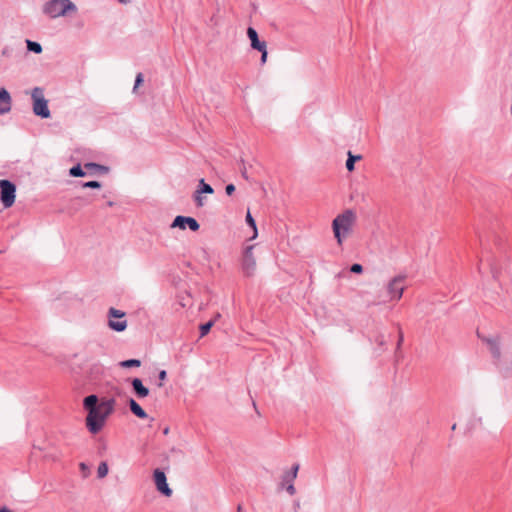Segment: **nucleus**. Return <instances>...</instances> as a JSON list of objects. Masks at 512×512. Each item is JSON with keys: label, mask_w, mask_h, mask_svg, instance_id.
<instances>
[{"label": "nucleus", "mask_w": 512, "mask_h": 512, "mask_svg": "<svg viewBox=\"0 0 512 512\" xmlns=\"http://www.w3.org/2000/svg\"><path fill=\"white\" fill-rule=\"evenodd\" d=\"M115 399L99 401L95 394L88 395L83 400V408L87 411L85 424L91 434L99 433L105 426L107 419L114 412Z\"/></svg>", "instance_id": "f257e3e1"}, {"label": "nucleus", "mask_w": 512, "mask_h": 512, "mask_svg": "<svg viewBox=\"0 0 512 512\" xmlns=\"http://www.w3.org/2000/svg\"><path fill=\"white\" fill-rule=\"evenodd\" d=\"M356 219V213L352 209H347L334 218L332 229L338 245H342L343 239L352 232Z\"/></svg>", "instance_id": "f03ea898"}, {"label": "nucleus", "mask_w": 512, "mask_h": 512, "mask_svg": "<svg viewBox=\"0 0 512 512\" xmlns=\"http://www.w3.org/2000/svg\"><path fill=\"white\" fill-rule=\"evenodd\" d=\"M76 5L70 0H49L43 6V13L50 18L65 16L68 12H76Z\"/></svg>", "instance_id": "7ed1b4c3"}, {"label": "nucleus", "mask_w": 512, "mask_h": 512, "mask_svg": "<svg viewBox=\"0 0 512 512\" xmlns=\"http://www.w3.org/2000/svg\"><path fill=\"white\" fill-rule=\"evenodd\" d=\"M33 100V112L36 116L47 119L51 116L48 101L44 97L43 89L35 87L31 94Z\"/></svg>", "instance_id": "20e7f679"}, {"label": "nucleus", "mask_w": 512, "mask_h": 512, "mask_svg": "<svg viewBox=\"0 0 512 512\" xmlns=\"http://www.w3.org/2000/svg\"><path fill=\"white\" fill-rule=\"evenodd\" d=\"M16 185L7 179L0 180V200L5 208H10L15 203Z\"/></svg>", "instance_id": "39448f33"}, {"label": "nucleus", "mask_w": 512, "mask_h": 512, "mask_svg": "<svg viewBox=\"0 0 512 512\" xmlns=\"http://www.w3.org/2000/svg\"><path fill=\"white\" fill-rule=\"evenodd\" d=\"M125 312L111 307L108 310V327L116 332H123L127 328V321L123 319Z\"/></svg>", "instance_id": "423d86ee"}, {"label": "nucleus", "mask_w": 512, "mask_h": 512, "mask_svg": "<svg viewBox=\"0 0 512 512\" xmlns=\"http://www.w3.org/2000/svg\"><path fill=\"white\" fill-rule=\"evenodd\" d=\"M405 275H398L392 278L387 285V292L390 296V300L398 301L402 298L404 292V281Z\"/></svg>", "instance_id": "0eeeda50"}, {"label": "nucleus", "mask_w": 512, "mask_h": 512, "mask_svg": "<svg viewBox=\"0 0 512 512\" xmlns=\"http://www.w3.org/2000/svg\"><path fill=\"white\" fill-rule=\"evenodd\" d=\"M254 246L250 245L244 249L242 258V270L247 277L254 275L256 271V261L253 255Z\"/></svg>", "instance_id": "6e6552de"}, {"label": "nucleus", "mask_w": 512, "mask_h": 512, "mask_svg": "<svg viewBox=\"0 0 512 512\" xmlns=\"http://www.w3.org/2000/svg\"><path fill=\"white\" fill-rule=\"evenodd\" d=\"M153 478L156 485L157 490L166 497H170L172 495V489L169 487L167 483V478L165 473L160 469H155L153 472Z\"/></svg>", "instance_id": "1a4fd4ad"}, {"label": "nucleus", "mask_w": 512, "mask_h": 512, "mask_svg": "<svg viewBox=\"0 0 512 512\" xmlns=\"http://www.w3.org/2000/svg\"><path fill=\"white\" fill-rule=\"evenodd\" d=\"M171 227H178L182 230L186 229V227H189L191 231L196 232L199 230L200 225L193 217L178 215L173 220Z\"/></svg>", "instance_id": "9d476101"}, {"label": "nucleus", "mask_w": 512, "mask_h": 512, "mask_svg": "<svg viewBox=\"0 0 512 512\" xmlns=\"http://www.w3.org/2000/svg\"><path fill=\"white\" fill-rule=\"evenodd\" d=\"M481 340L487 344L493 359L498 362L501 359V347L498 337H484Z\"/></svg>", "instance_id": "9b49d317"}, {"label": "nucleus", "mask_w": 512, "mask_h": 512, "mask_svg": "<svg viewBox=\"0 0 512 512\" xmlns=\"http://www.w3.org/2000/svg\"><path fill=\"white\" fill-rule=\"evenodd\" d=\"M247 37L252 49L260 51L267 47L266 42L259 39L258 33L253 27L247 28Z\"/></svg>", "instance_id": "f8f14e48"}, {"label": "nucleus", "mask_w": 512, "mask_h": 512, "mask_svg": "<svg viewBox=\"0 0 512 512\" xmlns=\"http://www.w3.org/2000/svg\"><path fill=\"white\" fill-rule=\"evenodd\" d=\"M11 110V96L5 88L0 89V114H6Z\"/></svg>", "instance_id": "ddd939ff"}, {"label": "nucleus", "mask_w": 512, "mask_h": 512, "mask_svg": "<svg viewBox=\"0 0 512 512\" xmlns=\"http://www.w3.org/2000/svg\"><path fill=\"white\" fill-rule=\"evenodd\" d=\"M131 385H132L135 395L138 398H145L149 395V389L143 385V382L141 379L133 378L131 380Z\"/></svg>", "instance_id": "4468645a"}, {"label": "nucleus", "mask_w": 512, "mask_h": 512, "mask_svg": "<svg viewBox=\"0 0 512 512\" xmlns=\"http://www.w3.org/2000/svg\"><path fill=\"white\" fill-rule=\"evenodd\" d=\"M128 405H129V408H130L131 412L135 416H137L140 419L147 418L148 415L145 412V410L133 398L129 399Z\"/></svg>", "instance_id": "2eb2a0df"}, {"label": "nucleus", "mask_w": 512, "mask_h": 512, "mask_svg": "<svg viewBox=\"0 0 512 512\" xmlns=\"http://www.w3.org/2000/svg\"><path fill=\"white\" fill-rule=\"evenodd\" d=\"M84 167L87 169V170H90V171H97L101 174H106L109 172V167L107 166H104V165H101V164H98V163H94V162H88L84 165Z\"/></svg>", "instance_id": "dca6fc26"}, {"label": "nucleus", "mask_w": 512, "mask_h": 512, "mask_svg": "<svg viewBox=\"0 0 512 512\" xmlns=\"http://www.w3.org/2000/svg\"><path fill=\"white\" fill-rule=\"evenodd\" d=\"M362 159V156L361 155H353L350 151L348 152V158L346 160V169L349 171V172H352L354 170V165H355V162L358 161V160H361Z\"/></svg>", "instance_id": "f3484780"}, {"label": "nucleus", "mask_w": 512, "mask_h": 512, "mask_svg": "<svg viewBox=\"0 0 512 512\" xmlns=\"http://www.w3.org/2000/svg\"><path fill=\"white\" fill-rule=\"evenodd\" d=\"M196 192H198V194H213L214 189L210 184H207L204 179H200Z\"/></svg>", "instance_id": "a211bd4d"}, {"label": "nucleus", "mask_w": 512, "mask_h": 512, "mask_svg": "<svg viewBox=\"0 0 512 512\" xmlns=\"http://www.w3.org/2000/svg\"><path fill=\"white\" fill-rule=\"evenodd\" d=\"M26 45H27L28 51H30V52H34L36 54H40L42 52V46L38 42L31 41V40L27 39Z\"/></svg>", "instance_id": "6ab92c4d"}, {"label": "nucleus", "mask_w": 512, "mask_h": 512, "mask_svg": "<svg viewBox=\"0 0 512 512\" xmlns=\"http://www.w3.org/2000/svg\"><path fill=\"white\" fill-rule=\"evenodd\" d=\"M69 175L72 177H83L85 176V172L83 171L81 165L77 164L70 168Z\"/></svg>", "instance_id": "aec40b11"}, {"label": "nucleus", "mask_w": 512, "mask_h": 512, "mask_svg": "<svg viewBox=\"0 0 512 512\" xmlns=\"http://www.w3.org/2000/svg\"><path fill=\"white\" fill-rule=\"evenodd\" d=\"M214 325V321L213 320H210L204 324H201L200 327H199V330H200V337H204L206 336L209 331L211 330L212 326Z\"/></svg>", "instance_id": "412c9836"}, {"label": "nucleus", "mask_w": 512, "mask_h": 512, "mask_svg": "<svg viewBox=\"0 0 512 512\" xmlns=\"http://www.w3.org/2000/svg\"><path fill=\"white\" fill-rule=\"evenodd\" d=\"M141 361L138 359H128L120 362V366L123 368L139 367Z\"/></svg>", "instance_id": "4be33fe9"}, {"label": "nucleus", "mask_w": 512, "mask_h": 512, "mask_svg": "<svg viewBox=\"0 0 512 512\" xmlns=\"http://www.w3.org/2000/svg\"><path fill=\"white\" fill-rule=\"evenodd\" d=\"M108 474V465L106 462H101L97 469L98 478H104Z\"/></svg>", "instance_id": "5701e85b"}, {"label": "nucleus", "mask_w": 512, "mask_h": 512, "mask_svg": "<svg viewBox=\"0 0 512 512\" xmlns=\"http://www.w3.org/2000/svg\"><path fill=\"white\" fill-rule=\"evenodd\" d=\"M404 341V334L402 332L401 327L398 325V340L396 345V357H399V351L401 349V345Z\"/></svg>", "instance_id": "b1692460"}, {"label": "nucleus", "mask_w": 512, "mask_h": 512, "mask_svg": "<svg viewBox=\"0 0 512 512\" xmlns=\"http://www.w3.org/2000/svg\"><path fill=\"white\" fill-rule=\"evenodd\" d=\"M246 222L254 230L253 237H255L257 234L256 222H255L254 218L252 217L250 211H248L246 214Z\"/></svg>", "instance_id": "393cba45"}, {"label": "nucleus", "mask_w": 512, "mask_h": 512, "mask_svg": "<svg viewBox=\"0 0 512 512\" xmlns=\"http://www.w3.org/2000/svg\"><path fill=\"white\" fill-rule=\"evenodd\" d=\"M81 186L83 188L99 189V188H101V183L99 181L93 180V181L83 182L81 184Z\"/></svg>", "instance_id": "a878e982"}, {"label": "nucleus", "mask_w": 512, "mask_h": 512, "mask_svg": "<svg viewBox=\"0 0 512 512\" xmlns=\"http://www.w3.org/2000/svg\"><path fill=\"white\" fill-rule=\"evenodd\" d=\"M295 479L296 478H294L292 475L285 472L282 476V481H281L282 487H284L285 485H289L290 483L293 484Z\"/></svg>", "instance_id": "bb28decb"}, {"label": "nucleus", "mask_w": 512, "mask_h": 512, "mask_svg": "<svg viewBox=\"0 0 512 512\" xmlns=\"http://www.w3.org/2000/svg\"><path fill=\"white\" fill-rule=\"evenodd\" d=\"M193 198H194V201H195L197 207L204 206L205 198L202 196V194H198V192L195 191Z\"/></svg>", "instance_id": "cd10ccee"}, {"label": "nucleus", "mask_w": 512, "mask_h": 512, "mask_svg": "<svg viewBox=\"0 0 512 512\" xmlns=\"http://www.w3.org/2000/svg\"><path fill=\"white\" fill-rule=\"evenodd\" d=\"M350 271L355 274H361L363 272V266L359 263H354L350 266Z\"/></svg>", "instance_id": "c85d7f7f"}, {"label": "nucleus", "mask_w": 512, "mask_h": 512, "mask_svg": "<svg viewBox=\"0 0 512 512\" xmlns=\"http://www.w3.org/2000/svg\"><path fill=\"white\" fill-rule=\"evenodd\" d=\"M375 342L377 343V345L382 348V350H384L385 348V345H386V342H385V338L382 334H379L376 339H375Z\"/></svg>", "instance_id": "c756f323"}, {"label": "nucleus", "mask_w": 512, "mask_h": 512, "mask_svg": "<svg viewBox=\"0 0 512 512\" xmlns=\"http://www.w3.org/2000/svg\"><path fill=\"white\" fill-rule=\"evenodd\" d=\"M143 74L142 73H138L136 75V78H135V84H134V87H133V91H135L142 83H143Z\"/></svg>", "instance_id": "7c9ffc66"}, {"label": "nucleus", "mask_w": 512, "mask_h": 512, "mask_svg": "<svg viewBox=\"0 0 512 512\" xmlns=\"http://www.w3.org/2000/svg\"><path fill=\"white\" fill-rule=\"evenodd\" d=\"M80 471L82 472L83 477H87L90 473L89 466L86 465L84 462L80 463L79 465Z\"/></svg>", "instance_id": "2f4dec72"}, {"label": "nucleus", "mask_w": 512, "mask_h": 512, "mask_svg": "<svg viewBox=\"0 0 512 512\" xmlns=\"http://www.w3.org/2000/svg\"><path fill=\"white\" fill-rule=\"evenodd\" d=\"M167 378V372L165 370H161L158 374V379L160 382L158 383L159 387H162V381H164Z\"/></svg>", "instance_id": "473e14b6"}, {"label": "nucleus", "mask_w": 512, "mask_h": 512, "mask_svg": "<svg viewBox=\"0 0 512 512\" xmlns=\"http://www.w3.org/2000/svg\"><path fill=\"white\" fill-rule=\"evenodd\" d=\"M298 470H299V464H294L292 466V468L287 471L286 473H289L290 475H292L294 478L297 477V473H298Z\"/></svg>", "instance_id": "72a5a7b5"}, {"label": "nucleus", "mask_w": 512, "mask_h": 512, "mask_svg": "<svg viewBox=\"0 0 512 512\" xmlns=\"http://www.w3.org/2000/svg\"><path fill=\"white\" fill-rule=\"evenodd\" d=\"M261 53V64H265L266 61H267V55H268V52H267V47L264 48L263 50H260L259 51Z\"/></svg>", "instance_id": "f704fd0d"}, {"label": "nucleus", "mask_w": 512, "mask_h": 512, "mask_svg": "<svg viewBox=\"0 0 512 512\" xmlns=\"http://www.w3.org/2000/svg\"><path fill=\"white\" fill-rule=\"evenodd\" d=\"M284 487H285L286 491H287L291 496H293V495L296 493V489H295V487H294V484H291V483H290L289 485H285Z\"/></svg>", "instance_id": "c9c22d12"}, {"label": "nucleus", "mask_w": 512, "mask_h": 512, "mask_svg": "<svg viewBox=\"0 0 512 512\" xmlns=\"http://www.w3.org/2000/svg\"><path fill=\"white\" fill-rule=\"evenodd\" d=\"M225 191H226V194H227V195H232V194H233V192L235 191V186H234V184H228V185H226V187H225Z\"/></svg>", "instance_id": "e433bc0d"}, {"label": "nucleus", "mask_w": 512, "mask_h": 512, "mask_svg": "<svg viewBox=\"0 0 512 512\" xmlns=\"http://www.w3.org/2000/svg\"><path fill=\"white\" fill-rule=\"evenodd\" d=\"M242 173V176L245 178V179H248V176H247V172H246V168L244 167L243 170L241 171Z\"/></svg>", "instance_id": "4c0bfd02"}, {"label": "nucleus", "mask_w": 512, "mask_h": 512, "mask_svg": "<svg viewBox=\"0 0 512 512\" xmlns=\"http://www.w3.org/2000/svg\"><path fill=\"white\" fill-rule=\"evenodd\" d=\"M107 206H109V207L114 206V202H113V201H108V202H107Z\"/></svg>", "instance_id": "58836bf2"}, {"label": "nucleus", "mask_w": 512, "mask_h": 512, "mask_svg": "<svg viewBox=\"0 0 512 512\" xmlns=\"http://www.w3.org/2000/svg\"><path fill=\"white\" fill-rule=\"evenodd\" d=\"M2 54H3V55H7V54H8L7 48H5V49L2 51Z\"/></svg>", "instance_id": "ea45409f"}, {"label": "nucleus", "mask_w": 512, "mask_h": 512, "mask_svg": "<svg viewBox=\"0 0 512 512\" xmlns=\"http://www.w3.org/2000/svg\"><path fill=\"white\" fill-rule=\"evenodd\" d=\"M168 431H169V429H168V428H165V429H164V431H163V433H164V434H167V433H168Z\"/></svg>", "instance_id": "a19ab883"}, {"label": "nucleus", "mask_w": 512, "mask_h": 512, "mask_svg": "<svg viewBox=\"0 0 512 512\" xmlns=\"http://www.w3.org/2000/svg\"><path fill=\"white\" fill-rule=\"evenodd\" d=\"M237 510H238V512H240V511H241V506H240V505H238Z\"/></svg>", "instance_id": "79ce46f5"}, {"label": "nucleus", "mask_w": 512, "mask_h": 512, "mask_svg": "<svg viewBox=\"0 0 512 512\" xmlns=\"http://www.w3.org/2000/svg\"><path fill=\"white\" fill-rule=\"evenodd\" d=\"M455 429H456V424H454V425L452 426V430H455Z\"/></svg>", "instance_id": "37998d69"}, {"label": "nucleus", "mask_w": 512, "mask_h": 512, "mask_svg": "<svg viewBox=\"0 0 512 512\" xmlns=\"http://www.w3.org/2000/svg\"><path fill=\"white\" fill-rule=\"evenodd\" d=\"M119 2H121V3H126V0H119Z\"/></svg>", "instance_id": "c03bdc74"}]
</instances>
